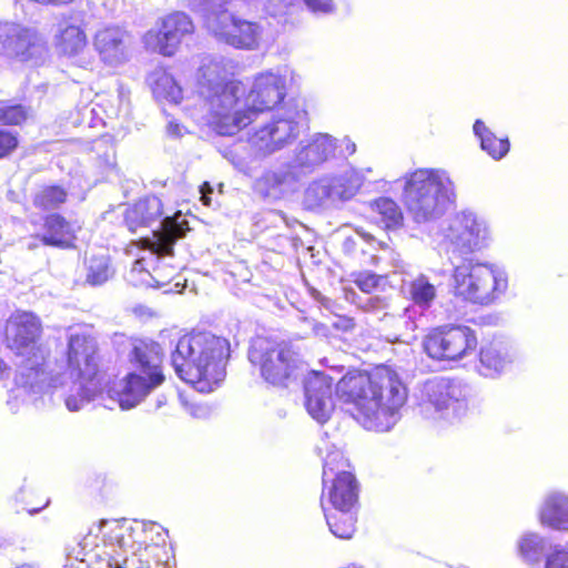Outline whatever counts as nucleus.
<instances>
[{
    "label": "nucleus",
    "instance_id": "49530a36",
    "mask_svg": "<svg viewBox=\"0 0 568 568\" xmlns=\"http://www.w3.org/2000/svg\"><path fill=\"white\" fill-rule=\"evenodd\" d=\"M94 484L98 488H102L103 486H105V478L97 477L94 479Z\"/></svg>",
    "mask_w": 568,
    "mask_h": 568
},
{
    "label": "nucleus",
    "instance_id": "4468645a",
    "mask_svg": "<svg viewBox=\"0 0 568 568\" xmlns=\"http://www.w3.org/2000/svg\"><path fill=\"white\" fill-rule=\"evenodd\" d=\"M215 34L225 43L243 50H254L262 38V27L235 14H222L214 27Z\"/></svg>",
    "mask_w": 568,
    "mask_h": 568
},
{
    "label": "nucleus",
    "instance_id": "f8f14e48",
    "mask_svg": "<svg viewBox=\"0 0 568 568\" xmlns=\"http://www.w3.org/2000/svg\"><path fill=\"white\" fill-rule=\"evenodd\" d=\"M194 32L195 24L191 17L182 11H173L159 18L155 28L145 33L144 40L156 53L173 57Z\"/></svg>",
    "mask_w": 568,
    "mask_h": 568
},
{
    "label": "nucleus",
    "instance_id": "4c0bfd02",
    "mask_svg": "<svg viewBox=\"0 0 568 568\" xmlns=\"http://www.w3.org/2000/svg\"><path fill=\"white\" fill-rule=\"evenodd\" d=\"M21 138L17 131L0 128V161L10 159L20 148Z\"/></svg>",
    "mask_w": 568,
    "mask_h": 568
},
{
    "label": "nucleus",
    "instance_id": "a19ab883",
    "mask_svg": "<svg viewBox=\"0 0 568 568\" xmlns=\"http://www.w3.org/2000/svg\"><path fill=\"white\" fill-rule=\"evenodd\" d=\"M519 554L528 561H532L537 558L541 550L540 542L535 535H528L521 538L519 541Z\"/></svg>",
    "mask_w": 568,
    "mask_h": 568
},
{
    "label": "nucleus",
    "instance_id": "9b49d317",
    "mask_svg": "<svg viewBox=\"0 0 568 568\" xmlns=\"http://www.w3.org/2000/svg\"><path fill=\"white\" fill-rule=\"evenodd\" d=\"M476 333L464 325H443L432 328L423 339V349L437 362H457L477 348Z\"/></svg>",
    "mask_w": 568,
    "mask_h": 568
},
{
    "label": "nucleus",
    "instance_id": "423d86ee",
    "mask_svg": "<svg viewBox=\"0 0 568 568\" xmlns=\"http://www.w3.org/2000/svg\"><path fill=\"white\" fill-rule=\"evenodd\" d=\"M247 357L262 378L274 387L286 388L296 376L298 353L290 342L256 336L251 342Z\"/></svg>",
    "mask_w": 568,
    "mask_h": 568
},
{
    "label": "nucleus",
    "instance_id": "2eb2a0df",
    "mask_svg": "<svg viewBox=\"0 0 568 568\" xmlns=\"http://www.w3.org/2000/svg\"><path fill=\"white\" fill-rule=\"evenodd\" d=\"M305 407L318 422H326L334 409V382L323 372L312 371L304 378Z\"/></svg>",
    "mask_w": 568,
    "mask_h": 568
},
{
    "label": "nucleus",
    "instance_id": "412c9836",
    "mask_svg": "<svg viewBox=\"0 0 568 568\" xmlns=\"http://www.w3.org/2000/svg\"><path fill=\"white\" fill-rule=\"evenodd\" d=\"M164 216L162 201L155 195H148L130 205L124 212V224L131 233L151 229Z\"/></svg>",
    "mask_w": 568,
    "mask_h": 568
},
{
    "label": "nucleus",
    "instance_id": "c756f323",
    "mask_svg": "<svg viewBox=\"0 0 568 568\" xmlns=\"http://www.w3.org/2000/svg\"><path fill=\"white\" fill-rule=\"evenodd\" d=\"M474 133L480 141L481 149L494 160L503 159L510 149L507 136H497L481 120H476L473 125Z\"/></svg>",
    "mask_w": 568,
    "mask_h": 568
},
{
    "label": "nucleus",
    "instance_id": "5701e85b",
    "mask_svg": "<svg viewBox=\"0 0 568 568\" xmlns=\"http://www.w3.org/2000/svg\"><path fill=\"white\" fill-rule=\"evenodd\" d=\"M456 390L447 379L429 381L424 388V406L427 410L444 412L450 408L455 410L459 406Z\"/></svg>",
    "mask_w": 568,
    "mask_h": 568
},
{
    "label": "nucleus",
    "instance_id": "a878e982",
    "mask_svg": "<svg viewBox=\"0 0 568 568\" xmlns=\"http://www.w3.org/2000/svg\"><path fill=\"white\" fill-rule=\"evenodd\" d=\"M149 84L154 98L160 102L179 103L182 100L181 87L163 68H158L150 73Z\"/></svg>",
    "mask_w": 568,
    "mask_h": 568
},
{
    "label": "nucleus",
    "instance_id": "8fccbe9b",
    "mask_svg": "<svg viewBox=\"0 0 568 568\" xmlns=\"http://www.w3.org/2000/svg\"><path fill=\"white\" fill-rule=\"evenodd\" d=\"M202 201H203V203H204L205 205H209L211 200H210L209 197H206V196H203V197H202Z\"/></svg>",
    "mask_w": 568,
    "mask_h": 568
},
{
    "label": "nucleus",
    "instance_id": "f03ea898",
    "mask_svg": "<svg viewBox=\"0 0 568 568\" xmlns=\"http://www.w3.org/2000/svg\"><path fill=\"white\" fill-rule=\"evenodd\" d=\"M229 357V342L207 332L184 334L171 356L178 376L200 393H211L220 386Z\"/></svg>",
    "mask_w": 568,
    "mask_h": 568
},
{
    "label": "nucleus",
    "instance_id": "ddd939ff",
    "mask_svg": "<svg viewBox=\"0 0 568 568\" xmlns=\"http://www.w3.org/2000/svg\"><path fill=\"white\" fill-rule=\"evenodd\" d=\"M145 530L139 526L132 525L126 519H105L101 520L95 532L92 530L83 538V549L89 548L93 551L99 546L98 542L90 541L91 537L100 539L105 547H116L122 550H141L144 544L142 537Z\"/></svg>",
    "mask_w": 568,
    "mask_h": 568
},
{
    "label": "nucleus",
    "instance_id": "c85d7f7f",
    "mask_svg": "<svg viewBox=\"0 0 568 568\" xmlns=\"http://www.w3.org/2000/svg\"><path fill=\"white\" fill-rule=\"evenodd\" d=\"M331 532L341 539H351L356 531L355 508L331 509L324 511Z\"/></svg>",
    "mask_w": 568,
    "mask_h": 568
},
{
    "label": "nucleus",
    "instance_id": "f3484780",
    "mask_svg": "<svg viewBox=\"0 0 568 568\" xmlns=\"http://www.w3.org/2000/svg\"><path fill=\"white\" fill-rule=\"evenodd\" d=\"M41 233L33 237L44 246L60 250H75L78 247L79 226L68 220L62 213L51 212L42 217Z\"/></svg>",
    "mask_w": 568,
    "mask_h": 568
},
{
    "label": "nucleus",
    "instance_id": "473e14b6",
    "mask_svg": "<svg viewBox=\"0 0 568 568\" xmlns=\"http://www.w3.org/2000/svg\"><path fill=\"white\" fill-rule=\"evenodd\" d=\"M113 275L111 258L108 255H92L87 263L85 282L91 286H99Z\"/></svg>",
    "mask_w": 568,
    "mask_h": 568
},
{
    "label": "nucleus",
    "instance_id": "37998d69",
    "mask_svg": "<svg viewBox=\"0 0 568 568\" xmlns=\"http://www.w3.org/2000/svg\"><path fill=\"white\" fill-rule=\"evenodd\" d=\"M313 12H329L332 10V0H303Z\"/></svg>",
    "mask_w": 568,
    "mask_h": 568
},
{
    "label": "nucleus",
    "instance_id": "a211bd4d",
    "mask_svg": "<svg viewBox=\"0 0 568 568\" xmlns=\"http://www.w3.org/2000/svg\"><path fill=\"white\" fill-rule=\"evenodd\" d=\"M298 136L297 123L288 119H276L260 129L250 138L254 148L263 153H273Z\"/></svg>",
    "mask_w": 568,
    "mask_h": 568
},
{
    "label": "nucleus",
    "instance_id": "09e8293b",
    "mask_svg": "<svg viewBox=\"0 0 568 568\" xmlns=\"http://www.w3.org/2000/svg\"><path fill=\"white\" fill-rule=\"evenodd\" d=\"M109 567H110V568H125V567H123V565H122V564H120L119 561H114V562H111V561H110V562H109Z\"/></svg>",
    "mask_w": 568,
    "mask_h": 568
},
{
    "label": "nucleus",
    "instance_id": "bb28decb",
    "mask_svg": "<svg viewBox=\"0 0 568 568\" xmlns=\"http://www.w3.org/2000/svg\"><path fill=\"white\" fill-rule=\"evenodd\" d=\"M335 152V143L331 135H315L298 153L300 161L306 166L324 163Z\"/></svg>",
    "mask_w": 568,
    "mask_h": 568
},
{
    "label": "nucleus",
    "instance_id": "f704fd0d",
    "mask_svg": "<svg viewBox=\"0 0 568 568\" xmlns=\"http://www.w3.org/2000/svg\"><path fill=\"white\" fill-rule=\"evenodd\" d=\"M409 300L420 307H429L436 298V288L424 275L416 277L408 284Z\"/></svg>",
    "mask_w": 568,
    "mask_h": 568
},
{
    "label": "nucleus",
    "instance_id": "b1692460",
    "mask_svg": "<svg viewBox=\"0 0 568 568\" xmlns=\"http://www.w3.org/2000/svg\"><path fill=\"white\" fill-rule=\"evenodd\" d=\"M376 216V223L385 231L400 230L405 224V215L400 205L389 196H379L368 204Z\"/></svg>",
    "mask_w": 568,
    "mask_h": 568
},
{
    "label": "nucleus",
    "instance_id": "cd10ccee",
    "mask_svg": "<svg viewBox=\"0 0 568 568\" xmlns=\"http://www.w3.org/2000/svg\"><path fill=\"white\" fill-rule=\"evenodd\" d=\"M31 105L13 100H0V128H22L32 121Z\"/></svg>",
    "mask_w": 568,
    "mask_h": 568
},
{
    "label": "nucleus",
    "instance_id": "3c124183",
    "mask_svg": "<svg viewBox=\"0 0 568 568\" xmlns=\"http://www.w3.org/2000/svg\"><path fill=\"white\" fill-rule=\"evenodd\" d=\"M310 201H311L312 203H314V204H317V203H320L321 201H323V199H311Z\"/></svg>",
    "mask_w": 568,
    "mask_h": 568
},
{
    "label": "nucleus",
    "instance_id": "72a5a7b5",
    "mask_svg": "<svg viewBox=\"0 0 568 568\" xmlns=\"http://www.w3.org/2000/svg\"><path fill=\"white\" fill-rule=\"evenodd\" d=\"M139 551L138 568H165L171 557L165 544L148 545L144 541L142 549Z\"/></svg>",
    "mask_w": 568,
    "mask_h": 568
},
{
    "label": "nucleus",
    "instance_id": "39448f33",
    "mask_svg": "<svg viewBox=\"0 0 568 568\" xmlns=\"http://www.w3.org/2000/svg\"><path fill=\"white\" fill-rule=\"evenodd\" d=\"M403 179V202L416 223L439 217L453 201L448 197L445 181L436 169H416L406 173Z\"/></svg>",
    "mask_w": 568,
    "mask_h": 568
},
{
    "label": "nucleus",
    "instance_id": "0eeeda50",
    "mask_svg": "<svg viewBox=\"0 0 568 568\" xmlns=\"http://www.w3.org/2000/svg\"><path fill=\"white\" fill-rule=\"evenodd\" d=\"M452 276L454 295L480 306L495 303L508 288L507 276L484 263L457 265Z\"/></svg>",
    "mask_w": 568,
    "mask_h": 568
},
{
    "label": "nucleus",
    "instance_id": "ea45409f",
    "mask_svg": "<svg viewBox=\"0 0 568 568\" xmlns=\"http://www.w3.org/2000/svg\"><path fill=\"white\" fill-rule=\"evenodd\" d=\"M382 276L372 272H358L354 274V284L364 293H372L381 284Z\"/></svg>",
    "mask_w": 568,
    "mask_h": 568
},
{
    "label": "nucleus",
    "instance_id": "de8ad7c7",
    "mask_svg": "<svg viewBox=\"0 0 568 568\" xmlns=\"http://www.w3.org/2000/svg\"><path fill=\"white\" fill-rule=\"evenodd\" d=\"M16 568H39V567L34 564L24 562V564L17 566Z\"/></svg>",
    "mask_w": 568,
    "mask_h": 568
},
{
    "label": "nucleus",
    "instance_id": "6e6552de",
    "mask_svg": "<svg viewBox=\"0 0 568 568\" xmlns=\"http://www.w3.org/2000/svg\"><path fill=\"white\" fill-rule=\"evenodd\" d=\"M8 347L21 357V366L39 374L48 353L40 343L43 327L41 320L32 312L17 311L7 322Z\"/></svg>",
    "mask_w": 568,
    "mask_h": 568
},
{
    "label": "nucleus",
    "instance_id": "7ed1b4c3",
    "mask_svg": "<svg viewBox=\"0 0 568 568\" xmlns=\"http://www.w3.org/2000/svg\"><path fill=\"white\" fill-rule=\"evenodd\" d=\"M128 361L132 371L126 373L119 386L113 389L115 399L123 409L136 406L165 381L164 352L158 342L131 337Z\"/></svg>",
    "mask_w": 568,
    "mask_h": 568
},
{
    "label": "nucleus",
    "instance_id": "e433bc0d",
    "mask_svg": "<svg viewBox=\"0 0 568 568\" xmlns=\"http://www.w3.org/2000/svg\"><path fill=\"white\" fill-rule=\"evenodd\" d=\"M287 181V173L268 171L256 182L257 190L263 197H278L283 193V185Z\"/></svg>",
    "mask_w": 568,
    "mask_h": 568
},
{
    "label": "nucleus",
    "instance_id": "58836bf2",
    "mask_svg": "<svg viewBox=\"0 0 568 568\" xmlns=\"http://www.w3.org/2000/svg\"><path fill=\"white\" fill-rule=\"evenodd\" d=\"M293 1L277 0L270 2L265 8V12L267 16L278 19V22L286 24L290 22L287 17L293 14Z\"/></svg>",
    "mask_w": 568,
    "mask_h": 568
},
{
    "label": "nucleus",
    "instance_id": "7c9ffc66",
    "mask_svg": "<svg viewBox=\"0 0 568 568\" xmlns=\"http://www.w3.org/2000/svg\"><path fill=\"white\" fill-rule=\"evenodd\" d=\"M94 47L108 63L119 61L123 54L121 34L115 29L105 28L98 31L94 37Z\"/></svg>",
    "mask_w": 568,
    "mask_h": 568
},
{
    "label": "nucleus",
    "instance_id": "f257e3e1",
    "mask_svg": "<svg viewBox=\"0 0 568 568\" xmlns=\"http://www.w3.org/2000/svg\"><path fill=\"white\" fill-rule=\"evenodd\" d=\"M336 390L352 417L374 432L389 430L407 399L405 384L387 365L349 371L339 379Z\"/></svg>",
    "mask_w": 568,
    "mask_h": 568
},
{
    "label": "nucleus",
    "instance_id": "1a4fd4ad",
    "mask_svg": "<svg viewBox=\"0 0 568 568\" xmlns=\"http://www.w3.org/2000/svg\"><path fill=\"white\" fill-rule=\"evenodd\" d=\"M348 468L349 463L342 452L334 450L326 455L321 494L323 511H326V508H356L361 486L355 474Z\"/></svg>",
    "mask_w": 568,
    "mask_h": 568
},
{
    "label": "nucleus",
    "instance_id": "c9c22d12",
    "mask_svg": "<svg viewBox=\"0 0 568 568\" xmlns=\"http://www.w3.org/2000/svg\"><path fill=\"white\" fill-rule=\"evenodd\" d=\"M506 361L493 344L485 345L479 351V372L485 376H493L501 372Z\"/></svg>",
    "mask_w": 568,
    "mask_h": 568
},
{
    "label": "nucleus",
    "instance_id": "a18cd8bd",
    "mask_svg": "<svg viewBox=\"0 0 568 568\" xmlns=\"http://www.w3.org/2000/svg\"><path fill=\"white\" fill-rule=\"evenodd\" d=\"M65 405L67 407L70 409V410H78L79 409V404H78V399L75 397H68L65 399Z\"/></svg>",
    "mask_w": 568,
    "mask_h": 568
},
{
    "label": "nucleus",
    "instance_id": "c03bdc74",
    "mask_svg": "<svg viewBox=\"0 0 568 568\" xmlns=\"http://www.w3.org/2000/svg\"><path fill=\"white\" fill-rule=\"evenodd\" d=\"M49 504L48 497H41L39 501H26V509L30 514H36L47 507Z\"/></svg>",
    "mask_w": 568,
    "mask_h": 568
},
{
    "label": "nucleus",
    "instance_id": "4be33fe9",
    "mask_svg": "<svg viewBox=\"0 0 568 568\" xmlns=\"http://www.w3.org/2000/svg\"><path fill=\"white\" fill-rule=\"evenodd\" d=\"M54 47L60 57L73 60L79 67L84 68L81 60L89 50V39L81 26L68 24L60 29L54 38Z\"/></svg>",
    "mask_w": 568,
    "mask_h": 568
},
{
    "label": "nucleus",
    "instance_id": "393cba45",
    "mask_svg": "<svg viewBox=\"0 0 568 568\" xmlns=\"http://www.w3.org/2000/svg\"><path fill=\"white\" fill-rule=\"evenodd\" d=\"M539 521L556 530H568V497L549 495L539 511Z\"/></svg>",
    "mask_w": 568,
    "mask_h": 568
},
{
    "label": "nucleus",
    "instance_id": "9d476101",
    "mask_svg": "<svg viewBox=\"0 0 568 568\" xmlns=\"http://www.w3.org/2000/svg\"><path fill=\"white\" fill-rule=\"evenodd\" d=\"M65 372L82 387L98 385L103 377L99 344L91 334L75 333L68 338L64 352Z\"/></svg>",
    "mask_w": 568,
    "mask_h": 568
},
{
    "label": "nucleus",
    "instance_id": "dca6fc26",
    "mask_svg": "<svg viewBox=\"0 0 568 568\" xmlns=\"http://www.w3.org/2000/svg\"><path fill=\"white\" fill-rule=\"evenodd\" d=\"M285 94V80L282 77L272 72L260 73L247 94L246 109L252 111L253 118L275 109L283 102Z\"/></svg>",
    "mask_w": 568,
    "mask_h": 568
},
{
    "label": "nucleus",
    "instance_id": "aec40b11",
    "mask_svg": "<svg viewBox=\"0 0 568 568\" xmlns=\"http://www.w3.org/2000/svg\"><path fill=\"white\" fill-rule=\"evenodd\" d=\"M159 224L161 229L153 230L154 241L145 239V247L159 255L171 256L175 243L190 231L189 222L182 216L181 212H176L172 216H163Z\"/></svg>",
    "mask_w": 568,
    "mask_h": 568
},
{
    "label": "nucleus",
    "instance_id": "2f4dec72",
    "mask_svg": "<svg viewBox=\"0 0 568 568\" xmlns=\"http://www.w3.org/2000/svg\"><path fill=\"white\" fill-rule=\"evenodd\" d=\"M68 200V192L62 185H44L32 199L33 205L41 211L58 209Z\"/></svg>",
    "mask_w": 568,
    "mask_h": 568
},
{
    "label": "nucleus",
    "instance_id": "6ab92c4d",
    "mask_svg": "<svg viewBox=\"0 0 568 568\" xmlns=\"http://www.w3.org/2000/svg\"><path fill=\"white\" fill-rule=\"evenodd\" d=\"M481 225L470 215L456 217L448 229L446 243L448 250L464 255L479 250L483 244Z\"/></svg>",
    "mask_w": 568,
    "mask_h": 568
},
{
    "label": "nucleus",
    "instance_id": "20e7f679",
    "mask_svg": "<svg viewBox=\"0 0 568 568\" xmlns=\"http://www.w3.org/2000/svg\"><path fill=\"white\" fill-rule=\"evenodd\" d=\"M242 91V82L225 71L203 84L207 125L219 135L232 136L253 122L252 111L237 108Z\"/></svg>",
    "mask_w": 568,
    "mask_h": 568
},
{
    "label": "nucleus",
    "instance_id": "79ce46f5",
    "mask_svg": "<svg viewBox=\"0 0 568 568\" xmlns=\"http://www.w3.org/2000/svg\"><path fill=\"white\" fill-rule=\"evenodd\" d=\"M546 568H568V552L565 550L554 551L547 558Z\"/></svg>",
    "mask_w": 568,
    "mask_h": 568
}]
</instances>
